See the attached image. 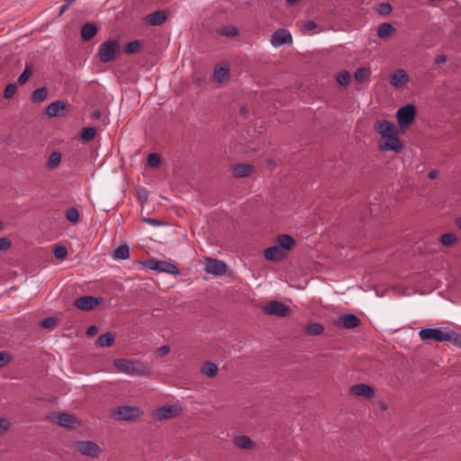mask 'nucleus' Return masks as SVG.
<instances>
[{"instance_id": "a18cd8bd", "label": "nucleus", "mask_w": 461, "mask_h": 461, "mask_svg": "<svg viewBox=\"0 0 461 461\" xmlns=\"http://www.w3.org/2000/svg\"><path fill=\"white\" fill-rule=\"evenodd\" d=\"M17 86L14 83L8 84L4 91V97L6 99L12 98L16 93Z\"/></svg>"}, {"instance_id": "412c9836", "label": "nucleus", "mask_w": 461, "mask_h": 461, "mask_svg": "<svg viewBox=\"0 0 461 461\" xmlns=\"http://www.w3.org/2000/svg\"><path fill=\"white\" fill-rule=\"evenodd\" d=\"M254 167L250 164H234L231 166L232 175L236 178L247 177L250 176Z\"/></svg>"}, {"instance_id": "473e14b6", "label": "nucleus", "mask_w": 461, "mask_h": 461, "mask_svg": "<svg viewBox=\"0 0 461 461\" xmlns=\"http://www.w3.org/2000/svg\"><path fill=\"white\" fill-rule=\"evenodd\" d=\"M61 163V153L59 151H53L49 156L46 167L50 169H54Z\"/></svg>"}, {"instance_id": "c03bdc74", "label": "nucleus", "mask_w": 461, "mask_h": 461, "mask_svg": "<svg viewBox=\"0 0 461 461\" xmlns=\"http://www.w3.org/2000/svg\"><path fill=\"white\" fill-rule=\"evenodd\" d=\"M376 11L381 15H387L393 11V6L389 3H381L377 5Z\"/></svg>"}, {"instance_id": "1a4fd4ad", "label": "nucleus", "mask_w": 461, "mask_h": 461, "mask_svg": "<svg viewBox=\"0 0 461 461\" xmlns=\"http://www.w3.org/2000/svg\"><path fill=\"white\" fill-rule=\"evenodd\" d=\"M374 129L384 139L392 137L393 135H398L399 133V129L397 126L393 122L386 120L377 121L374 126Z\"/></svg>"}, {"instance_id": "5fc2aeb1", "label": "nucleus", "mask_w": 461, "mask_h": 461, "mask_svg": "<svg viewBox=\"0 0 461 461\" xmlns=\"http://www.w3.org/2000/svg\"><path fill=\"white\" fill-rule=\"evenodd\" d=\"M10 423L7 420L0 418V434L6 431L9 429Z\"/></svg>"}, {"instance_id": "bb28decb", "label": "nucleus", "mask_w": 461, "mask_h": 461, "mask_svg": "<svg viewBox=\"0 0 461 461\" xmlns=\"http://www.w3.org/2000/svg\"><path fill=\"white\" fill-rule=\"evenodd\" d=\"M115 337L112 332H105L98 337L96 345L99 347H111L114 343Z\"/></svg>"}, {"instance_id": "423d86ee", "label": "nucleus", "mask_w": 461, "mask_h": 461, "mask_svg": "<svg viewBox=\"0 0 461 461\" xmlns=\"http://www.w3.org/2000/svg\"><path fill=\"white\" fill-rule=\"evenodd\" d=\"M144 266L150 270H156L175 276L179 275L178 268L171 262L150 258L144 263Z\"/></svg>"}, {"instance_id": "cd10ccee", "label": "nucleus", "mask_w": 461, "mask_h": 461, "mask_svg": "<svg viewBox=\"0 0 461 461\" xmlns=\"http://www.w3.org/2000/svg\"><path fill=\"white\" fill-rule=\"evenodd\" d=\"M143 47V41L140 40H134L132 41L128 42L124 46V52L127 54H135L138 53Z\"/></svg>"}, {"instance_id": "13d9d810", "label": "nucleus", "mask_w": 461, "mask_h": 461, "mask_svg": "<svg viewBox=\"0 0 461 461\" xmlns=\"http://www.w3.org/2000/svg\"><path fill=\"white\" fill-rule=\"evenodd\" d=\"M97 331H98L97 327L95 325H92V326L88 327V329L86 330V334L88 337H94L97 333Z\"/></svg>"}, {"instance_id": "9d476101", "label": "nucleus", "mask_w": 461, "mask_h": 461, "mask_svg": "<svg viewBox=\"0 0 461 461\" xmlns=\"http://www.w3.org/2000/svg\"><path fill=\"white\" fill-rule=\"evenodd\" d=\"M227 267L221 260L207 258L204 263V270L207 274L222 276L226 273Z\"/></svg>"}, {"instance_id": "79ce46f5", "label": "nucleus", "mask_w": 461, "mask_h": 461, "mask_svg": "<svg viewBox=\"0 0 461 461\" xmlns=\"http://www.w3.org/2000/svg\"><path fill=\"white\" fill-rule=\"evenodd\" d=\"M52 254L58 259H64L68 255V250L64 246L56 245L53 247Z\"/></svg>"}, {"instance_id": "f704fd0d", "label": "nucleus", "mask_w": 461, "mask_h": 461, "mask_svg": "<svg viewBox=\"0 0 461 461\" xmlns=\"http://www.w3.org/2000/svg\"><path fill=\"white\" fill-rule=\"evenodd\" d=\"M96 134V130L95 127H86L84 128L80 132V139L84 141H91L95 139Z\"/></svg>"}, {"instance_id": "f257e3e1", "label": "nucleus", "mask_w": 461, "mask_h": 461, "mask_svg": "<svg viewBox=\"0 0 461 461\" xmlns=\"http://www.w3.org/2000/svg\"><path fill=\"white\" fill-rule=\"evenodd\" d=\"M113 366L121 372L137 376H149L150 367L148 364L126 358L113 360Z\"/></svg>"}, {"instance_id": "e2e57ef3", "label": "nucleus", "mask_w": 461, "mask_h": 461, "mask_svg": "<svg viewBox=\"0 0 461 461\" xmlns=\"http://www.w3.org/2000/svg\"><path fill=\"white\" fill-rule=\"evenodd\" d=\"M455 223L461 230V217L456 218Z\"/></svg>"}, {"instance_id": "72a5a7b5", "label": "nucleus", "mask_w": 461, "mask_h": 461, "mask_svg": "<svg viewBox=\"0 0 461 461\" xmlns=\"http://www.w3.org/2000/svg\"><path fill=\"white\" fill-rule=\"evenodd\" d=\"M48 96V90L45 86L35 89L32 95V100L36 103L43 102Z\"/></svg>"}, {"instance_id": "4c0bfd02", "label": "nucleus", "mask_w": 461, "mask_h": 461, "mask_svg": "<svg viewBox=\"0 0 461 461\" xmlns=\"http://www.w3.org/2000/svg\"><path fill=\"white\" fill-rule=\"evenodd\" d=\"M66 219L73 223L77 224L79 221V212L75 207H69L65 212Z\"/></svg>"}, {"instance_id": "aec40b11", "label": "nucleus", "mask_w": 461, "mask_h": 461, "mask_svg": "<svg viewBox=\"0 0 461 461\" xmlns=\"http://www.w3.org/2000/svg\"><path fill=\"white\" fill-rule=\"evenodd\" d=\"M286 256L285 252L276 244L264 250V257L269 261H280Z\"/></svg>"}, {"instance_id": "4468645a", "label": "nucleus", "mask_w": 461, "mask_h": 461, "mask_svg": "<svg viewBox=\"0 0 461 461\" xmlns=\"http://www.w3.org/2000/svg\"><path fill=\"white\" fill-rule=\"evenodd\" d=\"M293 38L291 33L285 29H278L276 31L271 38V44L274 47H280L285 44H291Z\"/></svg>"}, {"instance_id": "20e7f679", "label": "nucleus", "mask_w": 461, "mask_h": 461, "mask_svg": "<svg viewBox=\"0 0 461 461\" xmlns=\"http://www.w3.org/2000/svg\"><path fill=\"white\" fill-rule=\"evenodd\" d=\"M416 114V106L412 104H408L402 106L396 112V118L401 129H406L410 127L414 121Z\"/></svg>"}, {"instance_id": "dca6fc26", "label": "nucleus", "mask_w": 461, "mask_h": 461, "mask_svg": "<svg viewBox=\"0 0 461 461\" xmlns=\"http://www.w3.org/2000/svg\"><path fill=\"white\" fill-rule=\"evenodd\" d=\"M350 393L357 395L362 396L366 399H372L375 395V389L366 384H357L350 387Z\"/></svg>"}, {"instance_id": "a878e982", "label": "nucleus", "mask_w": 461, "mask_h": 461, "mask_svg": "<svg viewBox=\"0 0 461 461\" xmlns=\"http://www.w3.org/2000/svg\"><path fill=\"white\" fill-rule=\"evenodd\" d=\"M234 444L237 447L241 449H251L254 447V442L248 436H239L234 439Z\"/></svg>"}, {"instance_id": "bf43d9fd", "label": "nucleus", "mask_w": 461, "mask_h": 461, "mask_svg": "<svg viewBox=\"0 0 461 461\" xmlns=\"http://www.w3.org/2000/svg\"><path fill=\"white\" fill-rule=\"evenodd\" d=\"M101 116V112L98 111V110H95L92 113H91V118L93 120H97L99 119Z\"/></svg>"}, {"instance_id": "f03ea898", "label": "nucleus", "mask_w": 461, "mask_h": 461, "mask_svg": "<svg viewBox=\"0 0 461 461\" xmlns=\"http://www.w3.org/2000/svg\"><path fill=\"white\" fill-rule=\"evenodd\" d=\"M120 51V43L116 40H108L104 41L98 50L97 56L103 63L113 61L116 58V54Z\"/></svg>"}, {"instance_id": "49530a36", "label": "nucleus", "mask_w": 461, "mask_h": 461, "mask_svg": "<svg viewBox=\"0 0 461 461\" xmlns=\"http://www.w3.org/2000/svg\"><path fill=\"white\" fill-rule=\"evenodd\" d=\"M220 34L221 35H223V36H228V37H233V36H236L239 34V31L236 27L234 26H229V27H225L223 28L221 32H220Z\"/></svg>"}, {"instance_id": "0eeeda50", "label": "nucleus", "mask_w": 461, "mask_h": 461, "mask_svg": "<svg viewBox=\"0 0 461 461\" xmlns=\"http://www.w3.org/2000/svg\"><path fill=\"white\" fill-rule=\"evenodd\" d=\"M264 313L278 317H288L293 311L289 306L279 301H271L263 308Z\"/></svg>"}, {"instance_id": "c85d7f7f", "label": "nucleus", "mask_w": 461, "mask_h": 461, "mask_svg": "<svg viewBox=\"0 0 461 461\" xmlns=\"http://www.w3.org/2000/svg\"><path fill=\"white\" fill-rule=\"evenodd\" d=\"M113 257L115 259H127L130 257V248L127 244H122L113 250Z\"/></svg>"}, {"instance_id": "5701e85b", "label": "nucleus", "mask_w": 461, "mask_h": 461, "mask_svg": "<svg viewBox=\"0 0 461 461\" xmlns=\"http://www.w3.org/2000/svg\"><path fill=\"white\" fill-rule=\"evenodd\" d=\"M276 245L281 248L284 251L290 250L295 246V240L287 234L279 235L276 238Z\"/></svg>"}, {"instance_id": "6ab92c4d", "label": "nucleus", "mask_w": 461, "mask_h": 461, "mask_svg": "<svg viewBox=\"0 0 461 461\" xmlns=\"http://www.w3.org/2000/svg\"><path fill=\"white\" fill-rule=\"evenodd\" d=\"M408 81L409 75L402 68L395 70L390 77V84L396 88L404 86L405 84L408 83Z\"/></svg>"}, {"instance_id": "2f4dec72", "label": "nucleus", "mask_w": 461, "mask_h": 461, "mask_svg": "<svg viewBox=\"0 0 461 461\" xmlns=\"http://www.w3.org/2000/svg\"><path fill=\"white\" fill-rule=\"evenodd\" d=\"M371 71L367 68H358L354 73L355 80L358 83H364L368 80Z\"/></svg>"}, {"instance_id": "6e6552de", "label": "nucleus", "mask_w": 461, "mask_h": 461, "mask_svg": "<svg viewBox=\"0 0 461 461\" xmlns=\"http://www.w3.org/2000/svg\"><path fill=\"white\" fill-rule=\"evenodd\" d=\"M77 450L80 454L93 458L98 457L102 453V448L91 440L78 441L77 443Z\"/></svg>"}, {"instance_id": "9b49d317", "label": "nucleus", "mask_w": 461, "mask_h": 461, "mask_svg": "<svg viewBox=\"0 0 461 461\" xmlns=\"http://www.w3.org/2000/svg\"><path fill=\"white\" fill-rule=\"evenodd\" d=\"M180 408L176 405H164L154 411L152 416L155 420H162L176 417Z\"/></svg>"}, {"instance_id": "774afa93", "label": "nucleus", "mask_w": 461, "mask_h": 461, "mask_svg": "<svg viewBox=\"0 0 461 461\" xmlns=\"http://www.w3.org/2000/svg\"><path fill=\"white\" fill-rule=\"evenodd\" d=\"M3 230V223L0 221V232L2 231Z\"/></svg>"}, {"instance_id": "ddd939ff", "label": "nucleus", "mask_w": 461, "mask_h": 461, "mask_svg": "<svg viewBox=\"0 0 461 461\" xmlns=\"http://www.w3.org/2000/svg\"><path fill=\"white\" fill-rule=\"evenodd\" d=\"M170 16V11L167 9L158 10L147 15L145 17L146 23L151 26H158L164 23L167 19Z\"/></svg>"}, {"instance_id": "8fccbe9b", "label": "nucleus", "mask_w": 461, "mask_h": 461, "mask_svg": "<svg viewBox=\"0 0 461 461\" xmlns=\"http://www.w3.org/2000/svg\"><path fill=\"white\" fill-rule=\"evenodd\" d=\"M448 341L461 348V335L454 331H450V339Z\"/></svg>"}, {"instance_id": "0e129e2a", "label": "nucleus", "mask_w": 461, "mask_h": 461, "mask_svg": "<svg viewBox=\"0 0 461 461\" xmlns=\"http://www.w3.org/2000/svg\"><path fill=\"white\" fill-rule=\"evenodd\" d=\"M300 0H286V3L290 5H294L298 3Z\"/></svg>"}, {"instance_id": "c9c22d12", "label": "nucleus", "mask_w": 461, "mask_h": 461, "mask_svg": "<svg viewBox=\"0 0 461 461\" xmlns=\"http://www.w3.org/2000/svg\"><path fill=\"white\" fill-rule=\"evenodd\" d=\"M229 72L230 70L228 68L221 67L219 68H215L213 77L217 82L221 83L229 77Z\"/></svg>"}, {"instance_id": "f3484780", "label": "nucleus", "mask_w": 461, "mask_h": 461, "mask_svg": "<svg viewBox=\"0 0 461 461\" xmlns=\"http://www.w3.org/2000/svg\"><path fill=\"white\" fill-rule=\"evenodd\" d=\"M53 420L57 424L69 429L76 428V425L77 424V418L73 414L66 412L55 414Z\"/></svg>"}, {"instance_id": "3c124183", "label": "nucleus", "mask_w": 461, "mask_h": 461, "mask_svg": "<svg viewBox=\"0 0 461 461\" xmlns=\"http://www.w3.org/2000/svg\"><path fill=\"white\" fill-rule=\"evenodd\" d=\"M318 27V24L314 22V21H308L306 22L302 30L304 32H310L312 30H314Z\"/></svg>"}, {"instance_id": "09e8293b", "label": "nucleus", "mask_w": 461, "mask_h": 461, "mask_svg": "<svg viewBox=\"0 0 461 461\" xmlns=\"http://www.w3.org/2000/svg\"><path fill=\"white\" fill-rule=\"evenodd\" d=\"M12 360V357L5 351L0 352V367L5 366Z\"/></svg>"}, {"instance_id": "ea45409f", "label": "nucleus", "mask_w": 461, "mask_h": 461, "mask_svg": "<svg viewBox=\"0 0 461 461\" xmlns=\"http://www.w3.org/2000/svg\"><path fill=\"white\" fill-rule=\"evenodd\" d=\"M457 240L456 235L452 232L444 233L440 237V242L447 247L454 245Z\"/></svg>"}, {"instance_id": "393cba45", "label": "nucleus", "mask_w": 461, "mask_h": 461, "mask_svg": "<svg viewBox=\"0 0 461 461\" xmlns=\"http://www.w3.org/2000/svg\"><path fill=\"white\" fill-rule=\"evenodd\" d=\"M395 31L394 27L388 23H381L377 28V36L383 40L388 39Z\"/></svg>"}, {"instance_id": "052dcab7", "label": "nucleus", "mask_w": 461, "mask_h": 461, "mask_svg": "<svg viewBox=\"0 0 461 461\" xmlns=\"http://www.w3.org/2000/svg\"><path fill=\"white\" fill-rule=\"evenodd\" d=\"M438 176V172L437 170H431L428 176L430 178V179H434L436 178L437 176Z\"/></svg>"}, {"instance_id": "6e6d98bb", "label": "nucleus", "mask_w": 461, "mask_h": 461, "mask_svg": "<svg viewBox=\"0 0 461 461\" xmlns=\"http://www.w3.org/2000/svg\"><path fill=\"white\" fill-rule=\"evenodd\" d=\"M447 61V56L445 54L437 55L434 58V63L437 65H440L442 63H446Z\"/></svg>"}, {"instance_id": "c756f323", "label": "nucleus", "mask_w": 461, "mask_h": 461, "mask_svg": "<svg viewBox=\"0 0 461 461\" xmlns=\"http://www.w3.org/2000/svg\"><path fill=\"white\" fill-rule=\"evenodd\" d=\"M201 372L210 378L214 377L218 373V366L212 362H205L202 367Z\"/></svg>"}, {"instance_id": "4d7b16f0", "label": "nucleus", "mask_w": 461, "mask_h": 461, "mask_svg": "<svg viewBox=\"0 0 461 461\" xmlns=\"http://www.w3.org/2000/svg\"><path fill=\"white\" fill-rule=\"evenodd\" d=\"M139 199L141 202H146L148 200V192L145 189H140L138 191Z\"/></svg>"}, {"instance_id": "864d4df0", "label": "nucleus", "mask_w": 461, "mask_h": 461, "mask_svg": "<svg viewBox=\"0 0 461 461\" xmlns=\"http://www.w3.org/2000/svg\"><path fill=\"white\" fill-rule=\"evenodd\" d=\"M170 352V347L168 345H163L157 348V353L163 357L167 355Z\"/></svg>"}, {"instance_id": "69168bd1", "label": "nucleus", "mask_w": 461, "mask_h": 461, "mask_svg": "<svg viewBox=\"0 0 461 461\" xmlns=\"http://www.w3.org/2000/svg\"><path fill=\"white\" fill-rule=\"evenodd\" d=\"M240 112H241L242 113H247V109H246V107H242V108L240 109Z\"/></svg>"}, {"instance_id": "680f3d73", "label": "nucleus", "mask_w": 461, "mask_h": 461, "mask_svg": "<svg viewBox=\"0 0 461 461\" xmlns=\"http://www.w3.org/2000/svg\"><path fill=\"white\" fill-rule=\"evenodd\" d=\"M69 3H66L64 4L61 7H60V12H59V14L61 15L69 6Z\"/></svg>"}, {"instance_id": "de8ad7c7", "label": "nucleus", "mask_w": 461, "mask_h": 461, "mask_svg": "<svg viewBox=\"0 0 461 461\" xmlns=\"http://www.w3.org/2000/svg\"><path fill=\"white\" fill-rule=\"evenodd\" d=\"M12 246V242L9 238L3 237L0 238V251H5L10 249Z\"/></svg>"}, {"instance_id": "338daca9", "label": "nucleus", "mask_w": 461, "mask_h": 461, "mask_svg": "<svg viewBox=\"0 0 461 461\" xmlns=\"http://www.w3.org/2000/svg\"><path fill=\"white\" fill-rule=\"evenodd\" d=\"M76 0H68V3H69V5H71L72 3H74Z\"/></svg>"}, {"instance_id": "7ed1b4c3", "label": "nucleus", "mask_w": 461, "mask_h": 461, "mask_svg": "<svg viewBox=\"0 0 461 461\" xmlns=\"http://www.w3.org/2000/svg\"><path fill=\"white\" fill-rule=\"evenodd\" d=\"M142 411L136 406L122 405L113 410V418L116 420L135 421L140 418Z\"/></svg>"}, {"instance_id": "b1692460", "label": "nucleus", "mask_w": 461, "mask_h": 461, "mask_svg": "<svg viewBox=\"0 0 461 461\" xmlns=\"http://www.w3.org/2000/svg\"><path fill=\"white\" fill-rule=\"evenodd\" d=\"M64 102L58 100L52 102L46 107V113L50 117H58L61 115V111L65 109Z\"/></svg>"}, {"instance_id": "603ef678", "label": "nucleus", "mask_w": 461, "mask_h": 461, "mask_svg": "<svg viewBox=\"0 0 461 461\" xmlns=\"http://www.w3.org/2000/svg\"><path fill=\"white\" fill-rule=\"evenodd\" d=\"M141 219H142V221L144 222H147V223H149V224H150L152 226H156V227L157 226H161V225L164 224L163 221H159L158 219H154V218L142 217Z\"/></svg>"}, {"instance_id": "7c9ffc66", "label": "nucleus", "mask_w": 461, "mask_h": 461, "mask_svg": "<svg viewBox=\"0 0 461 461\" xmlns=\"http://www.w3.org/2000/svg\"><path fill=\"white\" fill-rule=\"evenodd\" d=\"M33 72V65L32 62H27L25 64L24 69L23 73L18 77V84L23 86L24 85L32 75Z\"/></svg>"}, {"instance_id": "4be33fe9", "label": "nucleus", "mask_w": 461, "mask_h": 461, "mask_svg": "<svg viewBox=\"0 0 461 461\" xmlns=\"http://www.w3.org/2000/svg\"><path fill=\"white\" fill-rule=\"evenodd\" d=\"M97 27L93 23H86L81 27L80 36L83 41H91L97 33Z\"/></svg>"}, {"instance_id": "58836bf2", "label": "nucleus", "mask_w": 461, "mask_h": 461, "mask_svg": "<svg viewBox=\"0 0 461 461\" xmlns=\"http://www.w3.org/2000/svg\"><path fill=\"white\" fill-rule=\"evenodd\" d=\"M351 76L348 71L341 70L338 73L337 82L342 86H348L350 83Z\"/></svg>"}, {"instance_id": "f8f14e48", "label": "nucleus", "mask_w": 461, "mask_h": 461, "mask_svg": "<svg viewBox=\"0 0 461 461\" xmlns=\"http://www.w3.org/2000/svg\"><path fill=\"white\" fill-rule=\"evenodd\" d=\"M102 302H103L102 297H95V296L87 295V296H81V297L77 298L75 301L74 305L79 310L90 311V310L94 309L96 305L101 303Z\"/></svg>"}, {"instance_id": "2eb2a0df", "label": "nucleus", "mask_w": 461, "mask_h": 461, "mask_svg": "<svg viewBox=\"0 0 461 461\" xmlns=\"http://www.w3.org/2000/svg\"><path fill=\"white\" fill-rule=\"evenodd\" d=\"M360 323V319L353 313L342 314L336 321V325L343 329H354L358 327Z\"/></svg>"}, {"instance_id": "37998d69", "label": "nucleus", "mask_w": 461, "mask_h": 461, "mask_svg": "<svg viewBox=\"0 0 461 461\" xmlns=\"http://www.w3.org/2000/svg\"><path fill=\"white\" fill-rule=\"evenodd\" d=\"M161 163L159 155L157 153H151L147 158V165L152 168L158 167Z\"/></svg>"}, {"instance_id": "a19ab883", "label": "nucleus", "mask_w": 461, "mask_h": 461, "mask_svg": "<svg viewBox=\"0 0 461 461\" xmlns=\"http://www.w3.org/2000/svg\"><path fill=\"white\" fill-rule=\"evenodd\" d=\"M59 319L57 317H48L40 322V326L44 329L53 330L57 327Z\"/></svg>"}, {"instance_id": "e433bc0d", "label": "nucleus", "mask_w": 461, "mask_h": 461, "mask_svg": "<svg viewBox=\"0 0 461 461\" xmlns=\"http://www.w3.org/2000/svg\"><path fill=\"white\" fill-rule=\"evenodd\" d=\"M324 331V327L323 325L320 324V323H310L306 326L305 328V332L308 334V335H321L322 334Z\"/></svg>"}, {"instance_id": "39448f33", "label": "nucleus", "mask_w": 461, "mask_h": 461, "mask_svg": "<svg viewBox=\"0 0 461 461\" xmlns=\"http://www.w3.org/2000/svg\"><path fill=\"white\" fill-rule=\"evenodd\" d=\"M419 336L422 340H433L436 342L448 341L450 332L442 330L440 328H425L419 331Z\"/></svg>"}, {"instance_id": "a211bd4d", "label": "nucleus", "mask_w": 461, "mask_h": 461, "mask_svg": "<svg viewBox=\"0 0 461 461\" xmlns=\"http://www.w3.org/2000/svg\"><path fill=\"white\" fill-rule=\"evenodd\" d=\"M385 140H386L384 142L380 143L379 148L381 150L400 152L402 149L403 145L397 135H393L392 137H388Z\"/></svg>"}]
</instances>
